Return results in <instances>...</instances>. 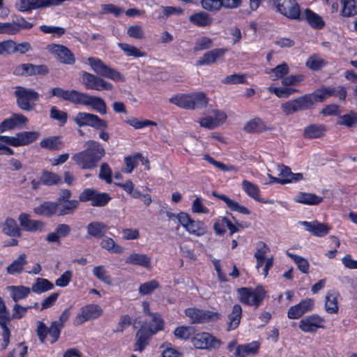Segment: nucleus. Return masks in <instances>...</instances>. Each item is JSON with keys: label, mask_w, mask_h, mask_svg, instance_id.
I'll use <instances>...</instances> for the list:
<instances>
[{"label": "nucleus", "mask_w": 357, "mask_h": 357, "mask_svg": "<svg viewBox=\"0 0 357 357\" xmlns=\"http://www.w3.org/2000/svg\"><path fill=\"white\" fill-rule=\"evenodd\" d=\"M84 149L74 153L71 158L81 169H93L105 155L104 147L98 141L90 139L84 143Z\"/></svg>", "instance_id": "1"}, {"label": "nucleus", "mask_w": 357, "mask_h": 357, "mask_svg": "<svg viewBox=\"0 0 357 357\" xmlns=\"http://www.w3.org/2000/svg\"><path fill=\"white\" fill-rule=\"evenodd\" d=\"M153 321L155 324L154 330L151 328L142 326L137 332L134 347L135 351L142 352L149 343V339L152 335L162 329L163 322L159 317H153Z\"/></svg>", "instance_id": "2"}, {"label": "nucleus", "mask_w": 357, "mask_h": 357, "mask_svg": "<svg viewBox=\"0 0 357 357\" xmlns=\"http://www.w3.org/2000/svg\"><path fill=\"white\" fill-rule=\"evenodd\" d=\"M17 106L22 110L31 111L35 107L33 102L39 100V94L34 89L17 86L14 91Z\"/></svg>", "instance_id": "3"}, {"label": "nucleus", "mask_w": 357, "mask_h": 357, "mask_svg": "<svg viewBox=\"0 0 357 357\" xmlns=\"http://www.w3.org/2000/svg\"><path fill=\"white\" fill-rule=\"evenodd\" d=\"M88 63L93 70L100 76L111 79L114 81L123 82V75L117 70L106 65L102 60L95 57H89Z\"/></svg>", "instance_id": "4"}, {"label": "nucleus", "mask_w": 357, "mask_h": 357, "mask_svg": "<svg viewBox=\"0 0 357 357\" xmlns=\"http://www.w3.org/2000/svg\"><path fill=\"white\" fill-rule=\"evenodd\" d=\"M238 294L241 303L258 307L264 299L266 291L261 287L255 289L242 287L238 289Z\"/></svg>", "instance_id": "5"}, {"label": "nucleus", "mask_w": 357, "mask_h": 357, "mask_svg": "<svg viewBox=\"0 0 357 357\" xmlns=\"http://www.w3.org/2000/svg\"><path fill=\"white\" fill-rule=\"evenodd\" d=\"M108 193L100 192L94 188L84 189L79 195L81 202H91L92 206L103 207L111 200Z\"/></svg>", "instance_id": "6"}, {"label": "nucleus", "mask_w": 357, "mask_h": 357, "mask_svg": "<svg viewBox=\"0 0 357 357\" xmlns=\"http://www.w3.org/2000/svg\"><path fill=\"white\" fill-rule=\"evenodd\" d=\"M177 220L190 234L201 236L207 232V227L203 222L191 219L185 213L181 212L177 214Z\"/></svg>", "instance_id": "7"}, {"label": "nucleus", "mask_w": 357, "mask_h": 357, "mask_svg": "<svg viewBox=\"0 0 357 357\" xmlns=\"http://www.w3.org/2000/svg\"><path fill=\"white\" fill-rule=\"evenodd\" d=\"M75 123L79 126H90L96 130L100 128L106 129L108 127L107 122L100 119L96 114L86 113V112H79L73 118Z\"/></svg>", "instance_id": "8"}, {"label": "nucleus", "mask_w": 357, "mask_h": 357, "mask_svg": "<svg viewBox=\"0 0 357 357\" xmlns=\"http://www.w3.org/2000/svg\"><path fill=\"white\" fill-rule=\"evenodd\" d=\"M311 107V98L306 95L281 104V109L283 113L287 116L302 110L308 109Z\"/></svg>", "instance_id": "9"}, {"label": "nucleus", "mask_w": 357, "mask_h": 357, "mask_svg": "<svg viewBox=\"0 0 357 357\" xmlns=\"http://www.w3.org/2000/svg\"><path fill=\"white\" fill-rule=\"evenodd\" d=\"M277 10L287 18L298 20L301 10L296 0H273Z\"/></svg>", "instance_id": "10"}, {"label": "nucleus", "mask_w": 357, "mask_h": 357, "mask_svg": "<svg viewBox=\"0 0 357 357\" xmlns=\"http://www.w3.org/2000/svg\"><path fill=\"white\" fill-rule=\"evenodd\" d=\"M62 328V324H58L56 321H53L50 327H47L43 322L39 321L36 333L42 343L45 342V338L48 334L52 338L51 342L54 343L59 339Z\"/></svg>", "instance_id": "11"}, {"label": "nucleus", "mask_w": 357, "mask_h": 357, "mask_svg": "<svg viewBox=\"0 0 357 357\" xmlns=\"http://www.w3.org/2000/svg\"><path fill=\"white\" fill-rule=\"evenodd\" d=\"M185 315L190 319L192 324H201L219 319L218 312L204 311L195 307H189L185 310Z\"/></svg>", "instance_id": "12"}, {"label": "nucleus", "mask_w": 357, "mask_h": 357, "mask_svg": "<svg viewBox=\"0 0 357 357\" xmlns=\"http://www.w3.org/2000/svg\"><path fill=\"white\" fill-rule=\"evenodd\" d=\"M47 49L61 63L73 65L75 62L73 54L63 45L50 44L47 45Z\"/></svg>", "instance_id": "13"}, {"label": "nucleus", "mask_w": 357, "mask_h": 357, "mask_svg": "<svg viewBox=\"0 0 357 357\" xmlns=\"http://www.w3.org/2000/svg\"><path fill=\"white\" fill-rule=\"evenodd\" d=\"M59 0H19L15 8L20 12H28L51 6H56Z\"/></svg>", "instance_id": "14"}, {"label": "nucleus", "mask_w": 357, "mask_h": 357, "mask_svg": "<svg viewBox=\"0 0 357 357\" xmlns=\"http://www.w3.org/2000/svg\"><path fill=\"white\" fill-rule=\"evenodd\" d=\"M191 342L197 349H212L220 345V341L208 333L197 334L191 339Z\"/></svg>", "instance_id": "15"}, {"label": "nucleus", "mask_w": 357, "mask_h": 357, "mask_svg": "<svg viewBox=\"0 0 357 357\" xmlns=\"http://www.w3.org/2000/svg\"><path fill=\"white\" fill-rule=\"evenodd\" d=\"M49 73V69L47 66L34 65L32 63H23L17 66L13 70V74L15 75L22 76H31L36 75H47Z\"/></svg>", "instance_id": "16"}, {"label": "nucleus", "mask_w": 357, "mask_h": 357, "mask_svg": "<svg viewBox=\"0 0 357 357\" xmlns=\"http://www.w3.org/2000/svg\"><path fill=\"white\" fill-rule=\"evenodd\" d=\"M78 105L89 106L100 114H107V105L105 100L100 97L90 96L87 93H81Z\"/></svg>", "instance_id": "17"}, {"label": "nucleus", "mask_w": 357, "mask_h": 357, "mask_svg": "<svg viewBox=\"0 0 357 357\" xmlns=\"http://www.w3.org/2000/svg\"><path fill=\"white\" fill-rule=\"evenodd\" d=\"M324 319L317 314L307 316L301 319L299 328L304 333H314L323 328Z\"/></svg>", "instance_id": "18"}, {"label": "nucleus", "mask_w": 357, "mask_h": 357, "mask_svg": "<svg viewBox=\"0 0 357 357\" xmlns=\"http://www.w3.org/2000/svg\"><path fill=\"white\" fill-rule=\"evenodd\" d=\"M102 309L97 305H89L81 309V313L77 314L75 319V325H81L84 322L97 319L102 314Z\"/></svg>", "instance_id": "19"}, {"label": "nucleus", "mask_w": 357, "mask_h": 357, "mask_svg": "<svg viewBox=\"0 0 357 357\" xmlns=\"http://www.w3.org/2000/svg\"><path fill=\"white\" fill-rule=\"evenodd\" d=\"M40 134L36 131H24L17 133L13 137H10L9 145L17 147L28 145L36 141Z\"/></svg>", "instance_id": "20"}, {"label": "nucleus", "mask_w": 357, "mask_h": 357, "mask_svg": "<svg viewBox=\"0 0 357 357\" xmlns=\"http://www.w3.org/2000/svg\"><path fill=\"white\" fill-rule=\"evenodd\" d=\"M314 303L312 298H306L298 304L291 306L287 312V317L291 319H298L305 313L312 310Z\"/></svg>", "instance_id": "21"}, {"label": "nucleus", "mask_w": 357, "mask_h": 357, "mask_svg": "<svg viewBox=\"0 0 357 357\" xmlns=\"http://www.w3.org/2000/svg\"><path fill=\"white\" fill-rule=\"evenodd\" d=\"M28 121L27 118L21 114H14L8 119H6L0 123V132L15 128H20Z\"/></svg>", "instance_id": "22"}, {"label": "nucleus", "mask_w": 357, "mask_h": 357, "mask_svg": "<svg viewBox=\"0 0 357 357\" xmlns=\"http://www.w3.org/2000/svg\"><path fill=\"white\" fill-rule=\"evenodd\" d=\"M307 231L312 233L313 235L322 237L328 234L330 231V227L326 223H321L318 221L307 222L303 221L301 222Z\"/></svg>", "instance_id": "23"}, {"label": "nucleus", "mask_w": 357, "mask_h": 357, "mask_svg": "<svg viewBox=\"0 0 357 357\" xmlns=\"http://www.w3.org/2000/svg\"><path fill=\"white\" fill-rule=\"evenodd\" d=\"M52 96H56L64 100L70 101L74 104H78L82 92L76 90H65L60 87H54L51 91Z\"/></svg>", "instance_id": "24"}, {"label": "nucleus", "mask_w": 357, "mask_h": 357, "mask_svg": "<svg viewBox=\"0 0 357 357\" xmlns=\"http://www.w3.org/2000/svg\"><path fill=\"white\" fill-rule=\"evenodd\" d=\"M227 50L225 48H217L208 51L198 59L197 65L204 66L215 63L219 59L223 58Z\"/></svg>", "instance_id": "25"}, {"label": "nucleus", "mask_w": 357, "mask_h": 357, "mask_svg": "<svg viewBox=\"0 0 357 357\" xmlns=\"http://www.w3.org/2000/svg\"><path fill=\"white\" fill-rule=\"evenodd\" d=\"M18 220L23 229L27 231H42L45 227V224L42 221L31 220L26 213L20 214Z\"/></svg>", "instance_id": "26"}, {"label": "nucleus", "mask_w": 357, "mask_h": 357, "mask_svg": "<svg viewBox=\"0 0 357 357\" xmlns=\"http://www.w3.org/2000/svg\"><path fill=\"white\" fill-rule=\"evenodd\" d=\"M126 263L128 264L137 265L144 267L146 269L151 268V259L148 255L132 252L126 259Z\"/></svg>", "instance_id": "27"}, {"label": "nucleus", "mask_w": 357, "mask_h": 357, "mask_svg": "<svg viewBox=\"0 0 357 357\" xmlns=\"http://www.w3.org/2000/svg\"><path fill=\"white\" fill-rule=\"evenodd\" d=\"M11 320L10 313L8 311L6 312H0V326L2 328V338L1 349H6L10 342V332L7 325Z\"/></svg>", "instance_id": "28"}, {"label": "nucleus", "mask_w": 357, "mask_h": 357, "mask_svg": "<svg viewBox=\"0 0 357 357\" xmlns=\"http://www.w3.org/2000/svg\"><path fill=\"white\" fill-rule=\"evenodd\" d=\"M326 127L321 124H311L306 126L303 130V137L305 139L320 138L324 136Z\"/></svg>", "instance_id": "29"}, {"label": "nucleus", "mask_w": 357, "mask_h": 357, "mask_svg": "<svg viewBox=\"0 0 357 357\" xmlns=\"http://www.w3.org/2000/svg\"><path fill=\"white\" fill-rule=\"evenodd\" d=\"M303 15L308 24L313 29H321L324 27V20L320 15H319L316 13L313 12L309 8H306L303 11Z\"/></svg>", "instance_id": "30"}, {"label": "nucleus", "mask_w": 357, "mask_h": 357, "mask_svg": "<svg viewBox=\"0 0 357 357\" xmlns=\"http://www.w3.org/2000/svg\"><path fill=\"white\" fill-rule=\"evenodd\" d=\"M59 204L56 202H44L38 206L33 208L36 214L46 217H51L58 210Z\"/></svg>", "instance_id": "31"}, {"label": "nucleus", "mask_w": 357, "mask_h": 357, "mask_svg": "<svg viewBox=\"0 0 357 357\" xmlns=\"http://www.w3.org/2000/svg\"><path fill=\"white\" fill-rule=\"evenodd\" d=\"M1 227L2 232L8 236L20 237L22 235L18 225L16 221L12 218H6L1 225Z\"/></svg>", "instance_id": "32"}, {"label": "nucleus", "mask_w": 357, "mask_h": 357, "mask_svg": "<svg viewBox=\"0 0 357 357\" xmlns=\"http://www.w3.org/2000/svg\"><path fill=\"white\" fill-rule=\"evenodd\" d=\"M340 294L335 290L327 292L325 296V310L330 314H335L338 312L337 298Z\"/></svg>", "instance_id": "33"}, {"label": "nucleus", "mask_w": 357, "mask_h": 357, "mask_svg": "<svg viewBox=\"0 0 357 357\" xmlns=\"http://www.w3.org/2000/svg\"><path fill=\"white\" fill-rule=\"evenodd\" d=\"M189 21L197 26H208L213 22V18L205 11H199L191 15Z\"/></svg>", "instance_id": "34"}, {"label": "nucleus", "mask_w": 357, "mask_h": 357, "mask_svg": "<svg viewBox=\"0 0 357 357\" xmlns=\"http://www.w3.org/2000/svg\"><path fill=\"white\" fill-rule=\"evenodd\" d=\"M108 229L107 225L102 222H92L86 227L87 234L94 238L102 237Z\"/></svg>", "instance_id": "35"}, {"label": "nucleus", "mask_w": 357, "mask_h": 357, "mask_svg": "<svg viewBox=\"0 0 357 357\" xmlns=\"http://www.w3.org/2000/svg\"><path fill=\"white\" fill-rule=\"evenodd\" d=\"M259 343L257 341L238 345L236 348L235 354L241 356L257 354L259 351Z\"/></svg>", "instance_id": "36"}, {"label": "nucleus", "mask_w": 357, "mask_h": 357, "mask_svg": "<svg viewBox=\"0 0 357 357\" xmlns=\"http://www.w3.org/2000/svg\"><path fill=\"white\" fill-rule=\"evenodd\" d=\"M169 102L181 108L194 109L190 93L174 96L169 98Z\"/></svg>", "instance_id": "37"}, {"label": "nucleus", "mask_w": 357, "mask_h": 357, "mask_svg": "<svg viewBox=\"0 0 357 357\" xmlns=\"http://www.w3.org/2000/svg\"><path fill=\"white\" fill-rule=\"evenodd\" d=\"M334 92V87H325L317 90L313 93L305 95L311 98L312 107L314 102L324 101L325 99L332 96Z\"/></svg>", "instance_id": "38"}, {"label": "nucleus", "mask_w": 357, "mask_h": 357, "mask_svg": "<svg viewBox=\"0 0 357 357\" xmlns=\"http://www.w3.org/2000/svg\"><path fill=\"white\" fill-rule=\"evenodd\" d=\"M242 315V308L240 305L233 306L231 313L228 315V331L235 329L239 324Z\"/></svg>", "instance_id": "39"}, {"label": "nucleus", "mask_w": 357, "mask_h": 357, "mask_svg": "<svg viewBox=\"0 0 357 357\" xmlns=\"http://www.w3.org/2000/svg\"><path fill=\"white\" fill-rule=\"evenodd\" d=\"M323 199L322 197L307 192H300L295 198L296 202L308 205H317L321 203Z\"/></svg>", "instance_id": "40"}, {"label": "nucleus", "mask_w": 357, "mask_h": 357, "mask_svg": "<svg viewBox=\"0 0 357 357\" xmlns=\"http://www.w3.org/2000/svg\"><path fill=\"white\" fill-rule=\"evenodd\" d=\"M27 264L26 255L21 254L18 258L14 260L7 268L8 273L14 275L20 273L23 271V267Z\"/></svg>", "instance_id": "41"}, {"label": "nucleus", "mask_w": 357, "mask_h": 357, "mask_svg": "<svg viewBox=\"0 0 357 357\" xmlns=\"http://www.w3.org/2000/svg\"><path fill=\"white\" fill-rule=\"evenodd\" d=\"M40 176L42 183L48 186L62 183L61 177L59 174L50 171L43 170Z\"/></svg>", "instance_id": "42"}, {"label": "nucleus", "mask_w": 357, "mask_h": 357, "mask_svg": "<svg viewBox=\"0 0 357 357\" xmlns=\"http://www.w3.org/2000/svg\"><path fill=\"white\" fill-rule=\"evenodd\" d=\"M117 45L128 56L139 58L145 57L146 56V54L144 52L140 51L138 48L132 45L119 43Z\"/></svg>", "instance_id": "43"}, {"label": "nucleus", "mask_w": 357, "mask_h": 357, "mask_svg": "<svg viewBox=\"0 0 357 357\" xmlns=\"http://www.w3.org/2000/svg\"><path fill=\"white\" fill-rule=\"evenodd\" d=\"M40 145L42 148L50 150H60L63 144L59 140V137L54 136L43 139L41 140Z\"/></svg>", "instance_id": "44"}, {"label": "nucleus", "mask_w": 357, "mask_h": 357, "mask_svg": "<svg viewBox=\"0 0 357 357\" xmlns=\"http://www.w3.org/2000/svg\"><path fill=\"white\" fill-rule=\"evenodd\" d=\"M326 61L318 54L310 56L306 61V66L312 70L318 71L326 65Z\"/></svg>", "instance_id": "45"}, {"label": "nucleus", "mask_w": 357, "mask_h": 357, "mask_svg": "<svg viewBox=\"0 0 357 357\" xmlns=\"http://www.w3.org/2000/svg\"><path fill=\"white\" fill-rule=\"evenodd\" d=\"M243 129L247 132H261L265 130L266 128L259 118H255L247 122Z\"/></svg>", "instance_id": "46"}, {"label": "nucleus", "mask_w": 357, "mask_h": 357, "mask_svg": "<svg viewBox=\"0 0 357 357\" xmlns=\"http://www.w3.org/2000/svg\"><path fill=\"white\" fill-rule=\"evenodd\" d=\"M79 200L72 199L61 203V207L59 211L58 215L63 216L73 214L78 207Z\"/></svg>", "instance_id": "47"}, {"label": "nucleus", "mask_w": 357, "mask_h": 357, "mask_svg": "<svg viewBox=\"0 0 357 357\" xmlns=\"http://www.w3.org/2000/svg\"><path fill=\"white\" fill-rule=\"evenodd\" d=\"M100 246L112 253L121 254L123 248L116 244L112 238L105 237L100 242Z\"/></svg>", "instance_id": "48"}, {"label": "nucleus", "mask_w": 357, "mask_h": 357, "mask_svg": "<svg viewBox=\"0 0 357 357\" xmlns=\"http://www.w3.org/2000/svg\"><path fill=\"white\" fill-rule=\"evenodd\" d=\"M9 289L12 291V298L15 302L26 298L31 289L24 286H10Z\"/></svg>", "instance_id": "49"}, {"label": "nucleus", "mask_w": 357, "mask_h": 357, "mask_svg": "<svg viewBox=\"0 0 357 357\" xmlns=\"http://www.w3.org/2000/svg\"><path fill=\"white\" fill-rule=\"evenodd\" d=\"M343 5L342 15L344 17H351L357 14V5L356 0H340Z\"/></svg>", "instance_id": "50"}, {"label": "nucleus", "mask_w": 357, "mask_h": 357, "mask_svg": "<svg viewBox=\"0 0 357 357\" xmlns=\"http://www.w3.org/2000/svg\"><path fill=\"white\" fill-rule=\"evenodd\" d=\"M54 284L47 279L37 278L36 282L32 285L31 290L40 294L53 289Z\"/></svg>", "instance_id": "51"}, {"label": "nucleus", "mask_w": 357, "mask_h": 357, "mask_svg": "<svg viewBox=\"0 0 357 357\" xmlns=\"http://www.w3.org/2000/svg\"><path fill=\"white\" fill-rule=\"evenodd\" d=\"M242 188L243 190L252 198L255 200L260 201L259 199V189L257 185L250 182L247 180H244L242 182Z\"/></svg>", "instance_id": "52"}, {"label": "nucleus", "mask_w": 357, "mask_h": 357, "mask_svg": "<svg viewBox=\"0 0 357 357\" xmlns=\"http://www.w3.org/2000/svg\"><path fill=\"white\" fill-rule=\"evenodd\" d=\"M92 273L99 280L108 285L112 284V278L107 273L104 266H95L92 270Z\"/></svg>", "instance_id": "53"}, {"label": "nucleus", "mask_w": 357, "mask_h": 357, "mask_svg": "<svg viewBox=\"0 0 357 357\" xmlns=\"http://www.w3.org/2000/svg\"><path fill=\"white\" fill-rule=\"evenodd\" d=\"M192 98V103L194 105V109L202 108L206 106L208 103V98L204 92H195L190 93Z\"/></svg>", "instance_id": "54"}, {"label": "nucleus", "mask_w": 357, "mask_h": 357, "mask_svg": "<svg viewBox=\"0 0 357 357\" xmlns=\"http://www.w3.org/2000/svg\"><path fill=\"white\" fill-rule=\"evenodd\" d=\"M287 255L291 257L296 264L298 266V268L303 273H308L309 272V262L307 260L302 257L296 255L292 253L287 252Z\"/></svg>", "instance_id": "55"}, {"label": "nucleus", "mask_w": 357, "mask_h": 357, "mask_svg": "<svg viewBox=\"0 0 357 357\" xmlns=\"http://www.w3.org/2000/svg\"><path fill=\"white\" fill-rule=\"evenodd\" d=\"M223 199V202L227 204V207L229 208L230 210L238 211L241 213L249 215L250 213V211L243 206L238 204V203L233 199H231L229 197H222Z\"/></svg>", "instance_id": "56"}, {"label": "nucleus", "mask_w": 357, "mask_h": 357, "mask_svg": "<svg viewBox=\"0 0 357 357\" xmlns=\"http://www.w3.org/2000/svg\"><path fill=\"white\" fill-rule=\"evenodd\" d=\"M202 8L210 12H218L222 8L221 0H201Z\"/></svg>", "instance_id": "57"}, {"label": "nucleus", "mask_w": 357, "mask_h": 357, "mask_svg": "<svg viewBox=\"0 0 357 357\" xmlns=\"http://www.w3.org/2000/svg\"><path fill=\"white\" fill-rule=\"evenodd\" d=\"M338 124L344 125L347 127H352L357 124V114L350 112L348 114L341 116L338 121Z\"/></svg>", "instance_id": "58"}, {"label": "nucleus", "mask_w": 357, "mask_h": 357, "mask_svg": "<svg viewBox=\"0 0 357 357\" xmlns=\"http://www.w3.org/2000/svg\"><path fill=\"white\" fill-rule=\"evenodd\" d=\"M204 158L210 164L213 165L215 167L221 169L223 172L229 171H237V169L233 165H225L224 163L216 161L212 157L208 154L204 155Z\"/></svg>", "instance_id": "59"}, {"label": "nucleus", "mask_w": 357, "mask_h": 357, "mask_svg": "<svg viewBox=\"0 0 357 357\" xmlns=\"http://www.w3.org/2000/svg\"><path fill=\"white\" fill-rule=\"evenodd\" d=\"M158 287L159 283L158 281L153 280L142 284L139 287V292L142 295H148Z\"/></svg>", "instance_id": "60"}, {"label": "nucleus", "mask_w": 357, "mask_h": 357, "mask_svg": "<svg viewBox=\"0 0 357 357\" xmlns=\"http://www.w3.org/2000/svg\"><path fill=\"white\" fill-rule=\"evenodd\" d=\"M112 169L107 162H102L100 167L99 178L105 181L107 183L112 182Z\"/></svg>", "instance_id": "61"}, {"label": "nucleus", "mask_w": 357, "mask_h": 357, "mask_svg": "<svg viewBox=\"0 0 357 357\" xmlns=\"http://www.w3.org/2000/svg\"><path fill=\"white\" fill-rule=\"evenodd\" d=\"M14 54V40H6L0 42V56Z\"/></svg>", "instance_id": "62"}, {"label": "nucleus", "mask_w": 357, "mask_h": 357, "mask_svg": "<svg viewBox=\"0 0 357 357\" xmlns=\"http://www.w3.org/2000/svg\"><path fill=\"white\" fill-rule=\"evenodd\" d=\"M213 41L211 38L203 36L199 38L195 43L194 51H202L211 47Z\"/></svg>", "instance_id": "63"}, {"label": "nucleus", "mask_w": 357, "mask_h": 357, "mask_svg": "<svg viewBox=\"0 0 357 357\" xmlns=\"http://www.w3.org/2000/svg\"><path fill=\"white\" fill-rule=\"evenodd\" d=\"M127 34L130 38L135 39L142 40L145 38L143 28L139 25H133L129 26L127 30Z\"/></svg>", "instance_id": "64"}]
</instances>
